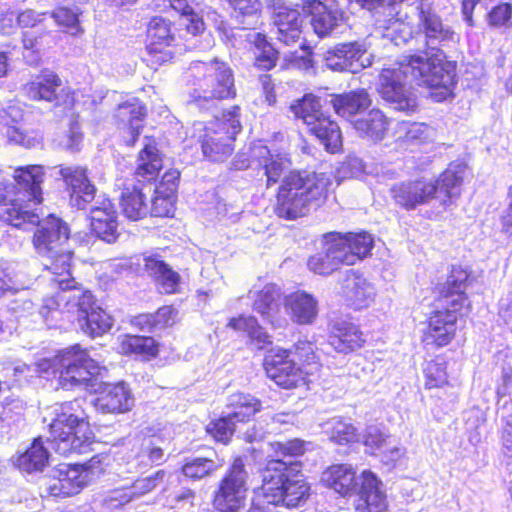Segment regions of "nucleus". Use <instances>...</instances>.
Masks as SVG:
<instances>
[{
  "instance_id": "obj_30",
  "label": "nucleus",
  "mask_w": 512,
  "mask_h": 512,
  "mask_svg": "<svg viewBox=\"0 0 512 512\" xmlns=\"http://www.w3.org/2000/svg\"><path fill=\"white\" fill-rule=\"evenodd\" d=\"M311 25L319 37L331 34L342 22L343 14L337 8H331L321 1L311 3Z\"/></svg>"
},
{
  "instance_id": "obj_36",
  "label": "nucleus",
  "mask_w": 512,
  "mask_h": 512,
  "mask_svg": "<svg viewBox=\"0 0 512 512\" xmlns=\"http://www.w3.org/2000/svg\"><path fill=\"white\" fill-rule=\"evenodd\" d=\"M162 168V159L154 145L145 144L137 160L135 175L142 181H151L156 178Z\"/></svg>"
},
{
  "instance_id": "obj_25",
  "label": "nucleus",
  "mask_w": 512,
  "mask_h": 512,
  "mask_svg": "<svg viewBox=\"0 0 512 512\" xmlns=\"http://www.w3.org/2000/svg\"><path fill=\"white\" fill-rule=\"evenodd\" d=\"M90 211L91 227L95 234L108 243L116 241L117 215L110 200H103L96 203Z\"/></svg>"
},
{
  "instance_id": "obj_44",
  "label": "nucleus",
  "mask_w": 512,
  "mask_h": 512,
  "mask_svg": "<svg viewBox=\"0 0 512 512\" xmlns=\"http://www.w3.org/2000/svg\"><path fill=\"white\" fill-rule=\"evenodd\" d=\"M325 246L328 247L330 253L334 255L338 264L354 265L356 264L355 256L350 250L349 243L342 233L332 232L324 237Z\"/></svg>"
},
{
  "instance_id": "obj_31",
  "label": "nucleus",
  "mask_w": 512,
  "mask_h": 512,
  "mask_svg": "<svg viewBox=\"0 0 512 512\" xmlns=\"http://www.w3.org/2000/svg\"><path fill=\"white\" fill-rule=\"evenodd\" d=\"M331 102L339 116L352 122L356 115L361 114L370 106L371 99L365 89H358L337 95L333 97Z\"/></svg>"
},
{
  "instance_id": "obj_61",
  "label": "nucleus",
  "mask_w": 512,
  "mask_h": 512,
  "mask_svg": "<svg viewBox=\"0 0 512 512\" xmlns=\"http://www.w3.org/2000/svg\"><path fill=\"white\" fill-rule=\"evenodd\" d=\"M82 141L80 126L77 122L71 123L68 133L60 141V145L66 150L76 151Z\"/></svg>"
},
{
  "instance_id": "obj_55",
  "label": "nucleus",
  "mask_w": 512,
  "mask_h": 512,
  "mask_svg": "<svg viewBox=\"0 0 512 512\" xmlns=\"http://www.w3.org/2000/svg\"><path fill=\"white\" fill-rule=\"evenodd\" d=\"M206 431L217 441L227 443L235 431V422L226 415L209 423Z\"/></svg>"
},
{
  "instance_id": "obj_7",
  "label": "nucleus",
  "mask_w": 512,
  "mask_h": 512,
  "mask_svg": "<svg viewBox=\"0 0 512 512\" xmlns=\"http://www.w3.org/2000/svg\"><path fill=\"white\" fill-rule=\"evenodd\" d=\"M321 480L342 496L355 495L356 512H383L387 508L382 483L371 471L357 476L352 465L336 464L323 472Z\"/></svg>"
},
{
  "instance_id": "obj_29",
  "label": "nucleus",
  "mask_w": 512,
  "mask_h": 512,
  "mask_svg": "<svg viewBox=\"0 0 512 512\" xmlns=\"http://www.w3.org/2000/svg\"><path fill=\"white\" fill-rule=\"evenodd\" d=\"M95 408L102 413H123L131 409L133 399L123 383L109 386L96 398Z\"/></svg>"
},
{
  "instance_id": "obj_54",
  "label": "nucleus",
  "mask_w": 512,
  "mask_h": 512,
  "mask_svg": "<svg viewBox=\"0 0 512 512\" xmlns=\"http://www.w3.org/2000/svg\"><path fill=\"white\" fill-rule=\"evenodd\" d=\"M425 387L427 389L442 387L447 384L446 367L443 362L430 361L424 368Z\"/></svg>"
},
{
  "instance_id": "obj_4",
  "label": "nucleus",
  "mask_w": 512,
  "mask_h": 512,
  "mask_svg": "<svg viewBox=\"0 0 512 512\" xmlns=\"http://www.w3.org/2000/svg\"><path fill=\"white\" fill-rule=\"evenodd\" d=\"M262 478V486L248 512H268V505L298 507L309 497L310 486L296 462L270 460Z\"/></svg>"
},
{
  "instance_id": "obj_58",
  "label": "nucleus",
  "mask_w": 512,
  "mask_h": 512,
  "mask_svg": "<svg viewBox=\"0 0 512 512\" xmlns=\"http://www.w3.org/2000/svg\"><path fill=\"white\" fill-rule=\"evenodd\" d=\"M4 133L9 142L21 145L26 148L35 147L40 143L36 133H25L17 126H4Z\"/></svg>"
},
{
  "instance_id": "obj_49",
  "label": "nucleus",
  "mask_w": 512,
  "mask_h": 512,
  "mask_svg": "<svg viewBox=\"0 0 512 512\" xmlns=\"http://www.w3.org/2000/svg\"><path fill=\"white\" fill-rule=\"evenodd\" d=\"M349 243L350 250L355 256L356 263L364 259L373 248V237L367 232L343 234Z\"/></svg>"
},
{
  "instance_id": "obj_2",
  "label": "nucleus",
  "mask_w": 512,
  "mask_h": 512,
  "mask_svg": "<svg viewBox=\"0 0 512 512\" xmlns=\"http://www.w3.org/2000/svg\"><path fill=\"white\" fill-rule=\"evenodd\" d=\"M413 81L431 90L436 102L446 100L455 84V65L446 60L441 50H430L417 55L404 56L401 62L382 69L379 76V93L393 109L415 112L416 96L407 87Z\"/></svg>"
},
{
  "instance_id": "obj_59",
  "label": "nucleus",
  "mask_w": 512,
  "mask_h": 512,
  "mask_svg": "<svg viewBox=\"0 0 512 512\" xmlns=\"http://www.w3.org/2000/svg\"><path fill=\"white\" fill-rule=\"evenodd\" d=\"M134 499L130 487L117 488L109 493L105 498L104 504L107 509H117Z\"/></svg>"
},
{
  "instance_id": "obj_41",
  "label": "nucleus",
  "mask_w": 512,
  "mask_h": 512,
  "mask_svg": "<svg viewBox=\"0 0 512 512\" xmlns=\"http://www.w3.org/2000/svg\"><path fill=\"white\" fill-rule=\"evenodd\" d=\"M229 6L236 13V17H241L239 21L244 29L250 26H256L259 22V13L261 10V3L259 0H226Z\"/></svg>"
},
{
  "instance_id": "obj_12",
  "label": "nucleus",
  "mask_w": 512,
  "mask_h": 512,
  "mask_svg": "<svg viewBox=\"0 0 512 512\" xmlns=\"http://www.w3.org/2000/svg\"><path fill=\"white\" fill-rule=\"evenodd\" d=\"M291 112L308 127L327 151L336 152L341 147L340 128L326 115L319 99L313 95H305L290 106Z\"/></svg>"
},
{
  "instance_id": "obj_15",
  "label": "nucleus",
  "mask_w": 512,
  "mask_h": 512,
  "mask_svg": "<svg viewBox=\"0 0 512 512\" xmlns=\"http://www.w3.org/2000/svg\"><path fill=\"white\" fill-rule=\"evenodd\" d=\"M147 57L148 65L156 69L157 66L170 62L175 54L172 47L174 34L171 30V22L162 18L151 19L147 29Z\"/></svg>"
},
{
  "instance_id": "obj_17",
  "label": "nucleus",
  "mask_w": 512,
  "mask_h": 512,
  "mask_svg": "<svg viewBox=\"0 0 512 512\" xmlns=\"http://www.w3.org/2000/svg\"><path fill=\"white\" fill-rule=\"evenodd\" d=\"M418 11V27L424 33L426 44L430 50H438V45L453 41L454 32L444 25L442 19L433 9L432 0H420L416 6Z\"/></svg>"
},
{
  "instance_id": "obj_57",
  "label": "nucleus",
  "mask_w": 512,
  "mask_h": 512,
  "mask_svg": "<svg viewBox=\"0 0 512 512\" xmlns=\"http://www.w3.org/2000/svg\"><path fill=\"white\" fill-rule=\"evenodd\" d=\"M164 476L165 471L159 470L149 477L136 480L130 486L134 499L141 497L155 489V487H157L163 481Z\"/></svg>"
},
{
  "instance_id": "obj_10",
  "label": "nucleus",
  "mask_w": 512,
  "mask_h": 512,
  "mask_svg": "<svg viewBox=\"0 0 512 512\" xmlns=\"http://www.w3.org/2000/svg\"><path fill=\"white\" fill-rule=\"evenodd\" d=\"M199 88L190 94L189 104L200 109H211L215 100L234 98L236 89L230 67L218 59L210 62L197 61L190 66Z\"/></svg>"
},
{
  "instance_id": "obj_6",
  "label": "nucleus",
  "mask_w": 512,
  "mask_h": 512,
  "mask_svg": "<svg viewBox=\"0 0 512 512\" xmlns=\"http://www.w3.org/2000/svg\"><path fill=\"white\" fill-rule=\"evenodd\" d=\"M330 177L326 173L294 171L279 188L275 211L285 219H296L319 207L327 196Z\"/></svg>"
},
{
  "instance_id": "obj_33",
  "label": "nucleus",
  "mask_w": 512,
  "mask_h": 512,
  "mask_svg": "<svg viewBox=\"0 0 512 512\" xmlns=\"http://www.w3.org/2000/svg\"><path fill=\"white\" fill-rule=\"evenodd\" d=\"M353 127L360 136L373 141H380L388 129V120L382 111L372 109L364 116L352 121Z\"/></svg>"
},
{
  "instance_id": "obj_5",
  "label": "nucleus",
  "mask_w": 512,
  "mask_h": 512,
  "mask_svg": "<svg viewBox=\"0 0 512 512\" xmlns=\"http://www.w3.org/2000/svg\"><path fill=\"white\" fill-rule=\"evenodd\" d=\"M43 167L28 165L14 170L13 178L17 190L15 198H9L6 180L0 171V203L11 202L6 210V220L14 227L29 230L39 228L47 218L40 220L39 214L32 209L33 205L42 201L41 183L43 182Z\"/></svg>"
},
{
  "instance_id": "obj_42",
  "label": "nucleus",
  "mask_w": 512,
  "mask_h": 512,
  "mask_svg": "<svg viewBox=\"0 0 512 512\" xmlns=\"http://www.w3.org/2000/svg\"><path fill=\"white\" fill-rule=\"evenodd\" d=\"M329 439L339 445H347L358 440V433L352 423L341 418H333L327 423Z\"/></svg>"
},
{
  "instance_id": "obj_40",
  "label": "nucleus",
  "mask_w": 512,
  "mask_h": 512,
  "mask_svg": "<svg viewBox=\"0 0 512 512\" xmlns=\"http://www.w3.org/2000/svg\"><path fill=\"white\" fill-rule=\"evenodd\" d=\"M432 135V128L424 123L401 122L396 130V139L403 145L424 142Z\"/></svg>"
},
{
  "instance_id": "obj_26",
  "label": "nucleus",
  "mask_w": 512,
  "mask_h": 512,
  "mask_svg": "<svg viewBox=\"0 0 512 512\" xmlns=\"http://www.w3.org/2000/svg\"><path fill=\"white\" fill-rule=\"evenodd\" d=\"M249 297L254 299V311L259 313L272 325H275L278 322L281 290L277 285L268 283L261 289H251L249 291Z\"/></svg>"
},
{
  "instance_id": "obj_48",
  "label": "nucleus",
  "mask_w": 512,
  "mask_h": 512,
  "mask_svg": "<svg viewBox=\"0 0 512 512\" xmlns=\"http://www.w3.org/2000/svg\"><path fill=\"white\" fill-rule=\"evenodd\" d=\"M336 259L337 258L330 253L328 247L324 245L322 252H319L308 259L307 266L309 270L315 274L330 275L339 267Z\"/></svg>"
},
{
  "instance_id": "obj_52",
  "label": "nucleus",
  "mask_w": 512,
  "mask_h": 512,
  "mask_svg": "<svg viewBox=\"0 0 512 512\" xmlns=\"http://www.w3.org/2000/svg\"><path fill=\"white\" fill-rule=\"evenodd\" d=\"M467 298L458 295L452 299L450 303H446L445 310H437L430 316L429 320H440V328L447 326L446 321L451 323L452 327H456L457 312L466 304Z\"/></svg>"
},
{
  "instance_id": "obj_47",
  "label": "nucleus",
  "mask_w": 512,
  "mask_h": 512,
  "mask_svg": "<svg viewBox=\"0 0 512 512\" xmlns=\"http://www.w3.org/2000/svg\"><path fill=\"white\" fill-rule=\"evenodd\" d=\"M467 280L468 273L466 270L460 267L452 268L443 288V292H445V303H450V301L455 299L458 295L465 297L463 291L466 288Z\"/></svg>"
},
{
  "instance_id": "obj_3",
  "label": "nucleus",
  "mask_w": 512,
  "mask_h": 512,
  "mask_svg": "<svg viewBox=\"0 0 512 512\" xmlns=\"http://www.w3.org/2000/svg\"><path fill=\"white\" fill-rule=\"evenodd\" d=\"M16 374L26 377L59 374V384L63 389L85 388L95 389L98 379L106 373L80 345L62 350L53 359L42 358L32 364L15 367Z\"/></svg>"
},
{
  "instance_id": "obj_45",
  "label": "nucleus",
  "mask_w": 512,
  "mask_h": 512,
  "mask_svg": "<svg viewBox=\"0 0 512 512\" xmlns=\"http://www.w3.org/2000/svg\"><path fill=\"white\" fill-rule=\"evenodd\" d=\"M171 7L181 14L180 25L184 26L188 33L196 35L204 30V22L193 9L187 0H170Z\"/></svg>"
},
{
  "instance_id": "obj_37",
  "label": "nucleus",
  "mask_w": 512,
  "mask_h": 512,
  "mask_svg": "<svg viewBox=\"0 0 512 512\" xmlns=\"http://www.w3.org/2000/svg\"><path fill=\"white\" fill-rule=\"evenodd\" d=\"M144 114V107L138 101L123 103L117 109L116 117L123 128H128L132 144L140 133Z\"/></svg>"
},
{
  "instance_id": "obj_19",
  "label": "nucleus",
  "mask_w": 512,
  "mask_h": 512,
  "mask_svg": "<svg viewBox=\"0 0 512 512\" xmlns=\"http://www.w3.org/2000/svg\"><path fill=\"white\" fill-rule=\"evenodd\" d=\"M89 473L79 466L59 464L52 471L48 482V492L55 497H69L80 492L87 484Z\"/></svg>"
},
{
  "instance_id": "obj_20",
  "label": "nucleus",
  "mask_w": 512,
  "mask_h": 512,
  "mask_svg": "<svg viewBox=\"0 0 512 512\" xmlns=\"http://www.w3.org/2000/svg\"><path fill=\"white\" fill-rule=\"evenodd\" d=\"M303 18L297 9L290 8L280 0L274 4L273 23L276 37L286 45L297 42L302 34Z\"/></svg>"
},
{
  "instance_id": "obj_50",
  "label": "nucleus",
  "mask_w": 512,
  "mask_h": 512,
  "mask_svg": "<svg viewBox=\"0 0 512 512\" xmlns=\"http://www.w3.org/2000/svg\"><path fill=\"white\" fill-rule=\"evenodd\" d=\"M165 194L157 188L155 190V196L151 203V214L155 217H169L173 216L175 196L173 194V188H167Z\"/></svg>"
},
{
  "instance_id": "obj_64",
  "label": "nucleus",
  "mask_w": 512,
  "mask_h": 512,
  "mask_svg": "<svg viewBox=\"0 0 512 512\" xmlns=\"http://www.w3.org/2000/svg\"><path fill=\"white\" fill-rule=\"evenodd\" d=\"M509 204L501 215V230L503 233L512 236V186L508 191Z\"/></svg>"
},
{
  "instance_id": "obj_8",
  "label": "nucleus",
  "mask_w": 512,
  "mask_h": 512,
  "mask_svg": "<svg viewBox=\"0 0 512 512\" xmlns=\"http://www.w3.org/2000/svg\"><path fill=\"white\" fill-rule=\"evenodd\" d=\"M49 430L48 442L60 455L83 454L90 449L93 433L79 399L51 407Z\"/></svg>"
},
{
  "instance_id": "obj_23",
  "label": "nucleus",
  "mask_w": 512,
  "mask_h": 512,
  "mask_svg": "<svg viewBox=\"0 0 512 512\" xmlns=\"http://www.w3.org/2000/svg\"><path fill=\"white\" fill-rule=\"evenodd\" d=\"M283 303L286 313L296 324L310 325L317 318L318 300L305 291H296L286 295Z\"/></svg>"
},
{
  "instance_id": "obj_9",
  "label": "nucleus",
  "mask_w": 512,
  "mask_h": 512,
  "mask_svg": "<svg viewBox=\"0 0 512 512\" xmlns=\"http://www.w3.org/2000/svg\"><path fill=\"white\" fill-rule=\"evenodd\" d=\"M465 165L452 163L435 181L419 179L395 184L391 194L395 203L406 210L427 204L433 198H439L443 206L450 205L460 195Z\"/></svg>"
},
{
  "instance_id": "obj_1",
  "label": "nucleus",
  "mask_w": 512,
  "mask_h": 512,
  "mask_svg": "<svg viewBox=\"0 0 512 512\" xmlns=\"http://www.w3.org/2000/svg\"><path fill=\"white\" fill-rule=\"evenodd\" d=\"M69 236L68 225L54 215H49L34 232L33 247L40 257L46 259L44 266L54 275L52 281L60 289L44 300L40 314L46 317L50 312L66 313L75 317L85 334L101 336L111 329L113 321L109 314L96 306L90 291L75 286L71 274L73 252L68 245Z\"/></svg>"
},
{
  "instance_id": "obj_21",
  "label": "nucleus",
  "mask_w": 512,
  "mask_h": 512,
  "mask_svg": "<svg viewBox=\"0 0 512 512\" xmlns=\"http://www.w3.org/2000/svg\"><path fill=\"white\" fill-rule=\"evenodd\" d=\"M365 339L359 327L344 319L331 323L328 344L337 352L347 354L363 346Z\"/></svg>"
},
{
  "instance_id": "obj_35",
  "label": "nucleus",
  "mask_w": 512,
  "mask_h": 512,
  "mask_svg": "<svg viewBox=\"0 0 512 512\" xmlns=\"http://www.w3.org/2000/svg\"><path fill=\"white\" fill-rule=\"evenodd\" d=\"M48 460L49 452L44 447L41 438H37L25 452L18 456L16 465L21 470L31 473L42 471L48 464Z\"/></svg>"
},
{
  "instance_id": "obj_27",
  "label": "nucleus",
  "mask_w": 512,
  "mask_h": 512,
  "mask_svg": "<svg viewBox=\"0 0 512 512\" xmlns=\"http://www.w3.org/2000/svg\"><path fill=\"white\" fill-rule=\"evenodd\" d=\"M143 269L158 285L161 293L172 294L177 292L180 276L172 270L159 256L147 255L143 257Z\"/></svg>"
},
{
  "instance_id": "obj_18",
  "label": "nucleus",
  "mask_w": 512,
  "mask_h": 512,
  "mask_svg": "<svg viewBox=\"0 0 512 512\" xmlns=\"http://www.w3.org/2000/svg\"><path fill=\"white\" fill-rule=\"evenodd\" d=\"M341 296L346 304L355 310L371 306L376 298V289L363 274L347 270L341 281Z\"/></svg>"
},
{
  "instance_id": "obj_11",
  "label": "nucleus",
  "mask_w": 512,
  "mask_h": 512,
  "mask_svg": "<svg viewBox=\"0 0 512 512\" xmlns=\"http://www.w3.org/2000/svg\"><path fill=\"white\" fill-rule=\"evenodd\" d=\"M239 116L240 107L235 105L224 110L221 117H216L208 127L201 122L194 124V130L205 131L198 136L205 157L212 161H224L232 154L235 136L241 131Z\"/></svg>"
},
{
  "instance_id": "obj_46",
  "label": "nucleus",
  "mask_w": 512,
  "mask_h": 512,
  "mask_svg": "<svg viewBox=\"0 0 512 512\" xmlns=\"http://www.w3.org/2000/svg\"><path fill=\"white\" fill-rule=\"evenodd\" d=\"M178 311L173 306H163L154 314L141 315L137 318L138 323L145 324L150 328L162 329L170 327L177 322Z\"/></svg>"
},
{
  "instance_id": "obj_62",
  "label": "nucleus",
  "mask_w": 512,
  "mask_h": 512,
  "mask_svg": "<svg viewBox=\"0 0 512 512\" xmlns=\"http://www.w3.org/2000/svg\"><path fill=\"white\" fill-rule=\"evenodd\" d=\"M512 14V6L509 4H501L495 7L489 14V21L494 26L505 25Z\"/></svg>"
},
{
  "instance_id": "obj_28",
  "label": "nucleus",
  "mask_w": 512,
  "mask_h": 512,
  "mask_svg": "<svg viewBox=\"0 0 512 512\" xmlns=\"http://www.w3.org/2000/svg\"><path fill=\"white\" fill-rule=\"evenodd\" d=\"M62 86L59 76L50 70H43L24 86L26 95L32 100L58 102V91Z\"/></svg>"
},
{
  "instance_id": "obj_63",
  "label": "nucleus",
  "mask_w": 512,
  "mask_h": 512,
  "mask_svg": "<svg viewBox=\"0 0 512 512\" xmlns=\"http://www.w3.org/2000/svg\"><path fill=\"white\" fill-rule=\"evenodd\" d=\"M276 451H280L283 455L299 456L305 451L304 442L299 439H293L285 443H276Z\"/></svg>"
},
{
  "instance_id": "obj_32",
  "label": "nucleus",
  "mask_w": 512,
  "mask_h": 512,
  "mask_svg": "<svg viewBox=\"0 0 512 512\" xmlns=\"http://www.w3.org/2000/svg\"><path fill=\"white\" fill-rule=\"evenodd\" d=\"M227 415L235 423L249 421L261 409V402L254 396L242 392L230 395L227 399Z\"/></svg>"
},
{
  "instance_id": "obj_56",
  "label": "nucleus",
  "mask_w": 512,
  "mask_h": 512,
  "mask_svg": "<svg viewBox=\"0 0 512 512\" xmlns=\"http://www.w3.org/2000/svg\"><path fill=\"white\" fill-rule=\"evenodd\" d=\"M389 441L390 437L376 426L368 427L364 434V445L371 454H380L388 446Z\"/></svg>"
},
{
  "instance_id": "obj_22",
  "label": "nucleus",
  "mask_w": 512,
  "mask_h": 512,
  "mask_svg": "<svg viewBox=\"0 0 512 512\" xmlns=\"http://www.w3.org/2000/svg\"><path fill=\"white\" fill-rule=\"evenodd\" d=\"M60 174L71 190L70 202L78 209H85L95 196V187L80 167H61Z\"/></svg>"
},
{
  "instance_id": "obj_14",
  "label": "nucleus",
  "mask_w": 512,
  "mask_h": 512,
  "mask_svg": "<svg viewBox=\"0 0 512 512\" xmlns=\"http://www.w3.org/2000/svg\"><path fill=\"white\" fill-rule=\"evenodd\" d=\"M292 351L281 348L270 349L264 358L267 376L284 389H293L304 383L302 369L290 358Z\"/></svg>"
},
{
  "instance_id": "obj_39",
  "label": "nucleus",
  "mask_w": 512,
  "mask_h": 512,
  "mask_svg": "<svg viewBox=\"0 0 512 512\" xmlns=\"http://www.w3.org/2000/svg\"><path fill=\"white\" fill-rule=\"evenodd\" d=\"M120 351L125 355L149 358L157 355L158 347L152 337L127 335L121 341Z\"/></svg>"
},
{
  "instance_id": "obj_51",
  "label": "nucleus",
  "mask_w": 512,
  "mask_h": 512,
  "mask_svg": "<svg viewBox=\"0 0 512 512\" xmlns=\"http://www.w3.org/2000/svg\"><path fill=\"white\" fill-rule=\"evenodd\" d=\"M440 320H429L426 340L435 343L438 347L448 345L455 336L456 327H452L451 323L446 321V325L442 328L439 326Z\"/></svg>"
},
{
  "instance_id": "obj_24",
  "label": "nucleus",
  "mask_w": 512,
  "mask_h": 512,
  "mask_svg": "<svg viewBox=\"0 0 512 512\" xmlns=\"http://www.w3.org/2000/svg\"><path fill=\"white\" fill-rule=\"evenodd\" d=\"M252 157L263 171L267 187L275 184L284 171L290 167V160L286 154L272 152L264 145L255 146L252 150Z\"/></svg>"
},
{
  "instance_id": "obj_43",
  "label": "nucleus",
  "mask_w": 512,
  "mask_h": 512,
  "mask_svg": "<svg viewBox=\"0 0 512 512\" xmlns=\"http://www.w3.org/2000/svg\"><path fill=\"white\" fill-rule=\"evenodd\" d=\"M81 14V9L74 5L73 7L59 6L52 12L51 16L63 31L77 35L83 32L79 21Z\"/></svg>"
},
{
  "instance_id": "obj_34",
  "label": "nucleus",
  "mask_w": 512,
  "mask_h": 512,
  "mask_svg": "<svg viewBox=\"0 0 512 512\" xmlns=\"http://www.w3.org/2000/svg\"><path fill=\"white\" fill-rule=\"evenodd\" d=\"M245 37L254 47L255 65L265 70L273 68L276 64L277 52L266 40V36L255 30H250Z\"/></svg>"
},
{
  "instance_id": "obj_38",
  "label": "nucleus",
  "mask_w": 512,
  "mask_h": 512,
  "mask_svg": "<svg viewBox=\"0 0 512 512\" xmlns=\"http://www.w3.org/2000/svg\"><path fill=\"white\" fill-rule=\"evenodd\" d=\"M121 207L123 214L132 221L144 218L149 210L143 189L134 187L132 190L126 189L123 191Z\"/></svg>"
},
{
  "instance_id": "obj_16",
  "label": "nucleus",
  "mask_w": 512,
  "mask_h": 512,
  "mask_svg": "<svg viewBox=\"0 0 512 512\" xmlns=\"http://www.w3.org/2000/svg\"><path fill=\"white\" fill-rule=\"evenodd\" d=\"M325 63L331 70L351 73H358L371 65L366 46L360 42L338 44L326 53Z\"/></svg>"
},
{
  "instance_id": "obj_53",
  "label": "nucleus",
  "mask_w": 512,
  "mask_h": 512,
  "mask_svg": "<svg viewBox=\"0 0 512 512\" xmlns=\"http://www.w3.org/2000/svg\"><path fill=\"white\" fill-rule=\"evenodd\" d=\"M218 465L211 459L207 458H194L182 467V472L186 477L192 479H201L214 470H216Z\"/></svg>"
},
{
  "instance_id": "obj_60",
  "label": "nucleus",
  "mask_w": 512,
  "mask_h": 512,
  "mask_svg": "<svg viewBox=\"0 0 512 512\" xmlns=\"http://www.w3.org/2000/svg\"><path fill=\"white\" fill-rule=\"evenodd\" d=\"M10 311L15 314L17 318L33 315L35 311L34 303L27 297L26 293L22 291L17 298L9 304Z\"/></svg>"
},
{
  "instance_id": "obj_13",
  "label": "nucleus",
  "mask_w": 512,
  "mask_h": 512,
  "mask_svg": "<svg viewBox=\"0 0 512 512\" xmlns=\"http://www.w3.org/2000/svg\"><path fill=\"white\" fill-rule=\"evenodd\" d=\"M247 472L241 458H236L222 479L214 498L219 512H238L245 505Z\"/></svg>"
}]
</instances>
